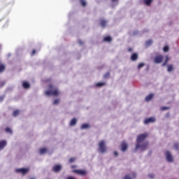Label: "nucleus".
Listing matches in <instances>:
<instances>
[{
    "instance_id": "nucleus-28",
    "label": "nucleus",
    "mask_w": 179,
    "mask_h": 179,
    "mask_svg": "<svg viewBox=\"0 0 179 179\" xmlns=\"http://www.w3.org/2000/svg\"><path fill=\"white\" fill-rule=\"evenodd\" d=\"M169 59H170L169 58V56H166V61H165V62L162 64V66H164L166 65V64H167V62H169Z\"/></svg>"
},
{
    "instance_id": "nucleus-34",
    "label": "nucleus",
    "mask_w": 179,
    "mask_h": 179,
    "mask_svg": "<svg viewBox=\"0 0 179 179\" xmlns=\"http://www.w3.org/2000/svg\"><path fill=\"white\" fill-rule=\"evenodd\" d=\"M108 76H110V73H106L103 76V78H108Z\"/></svg>"
},
{
    "instance_id": "nucleus-24",
    "label": "nucleus",
    "mask_w": 179,
    "mask_h": 179,
    "mask_svg": "<svg viewBox=\"0 0 179 179\" xmlns=\"http://www.w3.org/2000/svg\"><path fill=\"white\" fill-rule=\"evenodd\" d=\"M76 122H77V120H76V119H73L71 121V122H70V125H75V124H76Z\"/></svg>"
},
{
    "instance_id": "nucleus-8",
    "label": "nucleus",
    "mask_w": 179,
    "mask_h": 179,
    "mask_svg": "<svg viewBox=\"0 0 179 179\" xmlns=\"http://www.w3.org/2000/svg\"><path fill=\"white\" fill-rule=\"evenodd\" d=\"M162 61H163V56L162 55L157 56L155 58V64H160V62H162Z\"/></svg>"
},
{
    "instance_id": "nucleus-3",
    "label": "nucleus",
    "mask_w": 179,
    "mask_h": 179,
    "mask_svg": "<svg viewBox=\"0 0 179 179\" xmlns=\"http://www.w3.org/2000/svg\"><path fill=\"white\" fill-rule=\"evenodd\" d=\"M99 148L101 153H106V152H107V148H106V141H101L99 144Z\"/></svg>"
},
{
    "instance_id": "nucleus-16",
    "label": "nucleus",
    "mask_w": 179,
    "mask_h": 179,
    "mask_svg": "<svg viewBox=\"0 0 179 179\" xmlns=\"http://www.w3.org/2000/svg\"><path fill=\"white\" fill-rule=\"evenodd\" d=\"M153 99V94H149L145 97V101H150V100Z\"/></svg>"
},
{
    "instance_id": "nucleus-39",
    "label": "nucleus",
    "mask_w": 179,
    "mask_h": 179,
    "mask_svg": "<svg viewBox=\"0 0 179 179\" xmlns=\"http://www.w3.org/2000/svg\"><path fill=\"white\" fill-rule=\"evenodd\" d=\"M34 54H36V50H33V51H32L31 55H34Z\"/></svg>"
},
{
    "instance_id": "nucleus-23",
    "label": "nucleus",
    "mask_w": 179,
    "mask_h": 179,
    "mask_svg": "<svg viewBox=\"0 0 179 179\" xmlns=\"http://www.w3.org/2000/svg\"><path fill=\"white\" fill-rule=\"evenodd\" d=\"M19 113H20V111L17 110H15V111L13 112V115L14 117H17V115H19Z\"/></svg>"
},
{
    "instance_id": "nucleus-43",
    "label": "nucleus",
    "mask_w": 179,
    "mask_h": 179,
    "mask_svg": "<svg viewBox=\"0 0 179 179\" xmlns=\"http://www.w3.org/2000/svg\"><path fill=\"white\" fill-rule=\"evenodd\" d=\"M113 1V2H114V1H117V0H112Z\"/></svg>"
},
{
    "instance_id": "nucleus-31",
    "label": "nucleus",
    "mask_w": 179,
    "mask_h": 179,
    "mask_svg": "<svg viewBox=\"0 0 179 179\" xmlns=\"http://www.w3.org/2000/svg\"><path fill=\"white\" fill-rule=\"evenodd\" d=\"M167 51H169V46H165V47H164V52H167Z\"/></svg>"
},
{
    "instance_id": "nucleus-35",
    "label": "nucleus",
    "mask_w": 179,
    "mask_h": 179,
    "mask_svg": "<svg viewBox=\"0 0 179 179\" xmlns=\"http://www.w3.org/2000/svg\"><path fill=\"white\" fill-rule=\"evenodd\" d=\"M178 148H179V144H175V145H174V149H176V150H178Z\"/></svg>"
},
{
    "instance_id": "nucleus-21",
    "label": "nucleus",
    "mask_w": 179,
    "mask_h": 179,
    "mask_svg": "<svg viewBox=\"0 0 179 179\" xmlns=\"http://www.w3.org/2000/svg\"><path fill=\"white\" fill-rule=\"evenodd\" d=\"M104 85H106L105 83H98L96 84V86L97 87H101V86H104Z\"/></svg>"
},
{
    "instance_id": "nucleus-13",
    "label": "nucleus",
    "mask_w": 179,
    "mask_h": 179,
    "mask_svg": "<svg viewBox=\"0 0 179 179\" xmlns=\"http://www.w3.org/2000/svg\"><path fill=\"white\" fill-rule=\"evenodd\" d=\"M22 86L24 89H29V87H30V83H29L28 82H23L22 83Z\"/></svg>"
},
{
    "instance_id": "nucleus-40",
    "label": "nucleus",
    "mask_w": 179,
    "mask_h": 179,
    "mask_svg": "<svg viewBox=\"0 0 179 179\" xmlns=\"http://www.w3.org/2000/svg\"><path fill=\"white\" fill-rule=\"evenodd\" d=\"M114 155H115V156H118V152H114Z\"/></svg>"
},
{
    "instance_id": "nucleus-17",
    "label": "nucleus",
    "mask_w": 179,
    "mask_h": 179,
    "mask_svg": "<svg viewBox=\"0 0 179 179\" xmlns=\"http://www.w3.org/2000/svg\"><path fill=\"white\" fill-rule=\"evenodd\" d=\"M152 1L153 0H144V3L147 5V6H149Z\"/></svg>"
},
{
    "instance_id": "nucleus-10",
    "label": "nucleus",
    "mask_w": 179,
    "mask_h": 179,
    "mask_svg": "<svg viewBox=\"0 0 179 179\" xmlns=\"http://www.w3.org/2000/svg\"><path fill=\"white\" fill-rule=\"evenodd\" d=\"M121 146H122V149H121L122 152H126L127 150L128 149V144H127V143L125 142H122Z\"/></svg>"
},
{
    "instance_id": "nucleus-2",
    "label": "nucleus",
    "mask_w": 179,
    "mask_h": 179,
    "mask_svg": "<svg viewBox=\"0 0 179 179\" xmlns=\"http://www.w3.org/2000/svg\"><path fill=\"white\" fill-rule=\"evenodd\" d=\"M50 90H48L45 92V94L46 96H58L59 94V91H58V89L57 87L50 85Z\"/></svg>"
},
{
    "instance_id": "nucleus-33",
    "label": "nucleus",
    "mask_w": 179,
    "mask_h": 179,
    "mask_svg": "<svg viewBox=\"0 0 179 179\" xmlns=\"http://www.w3.org/2000/svg\"><path fill=\"white\" fill-rule=\"evenodd\" d=\"M59 103V99H55L53 102V104H58Z\"/></svg>"
},
{
    "instance_id": "nucleus-37",
    "label": "nucleus",
    "mask_w": 179,
    "mask_h": 179,
    "mask_svg": "<svg viewBox=\"0 0 179 179\" xmlns=\"http://www.w3.org/2000/svg\"><path fill=\"white\" fill-rule=\"evenodd\" d=\"M66 179H76V178L73 177V176H69V178H67Z\"/></svg>"
},
{
    "instance_id": "nucleus-41",
    "label": "nucleus",
    "mask_w": 179,
    "mask_h": 179,
    "mask_svg": "<svg viewBox=\"0 0 179 179\" xmlns=\"http://www.w3.org/2000/svg\"><path fill=\"white\" fill-rule=\"evenodd\" d=\"M2 100H3V97L0 98V101H2Z\"/></svg>"
},
{
    "instance_id": "nucleus-38",
    "label": "nucleus",
    "mask_w": 179,
    "mask_h": 179,
    "mask_svg": "<svg viewBox=\"0 0 179 179\" xmlns=\"http://www.w3.org/2000/svg\"><path fill=\"white\" fill-rule=\"evenodd\" d=\"M154 177H155V176H153V175H149L150 178H154Z\"/></svg>"
},
{
    "instance_id": "nucleus-4",
    "label": "nucleus",
    "mask_w": 179,
    "mask_h": 179,
    "mask_svg": "<svg viewBox=\"0 0 179 179\" xmlns=\"http://www.w3.org/2000/svg\"><path fill=\"white\" fill-rule=\"evenodd\" d=\"M73 173H76V174H78L79 176H86V171L82 169L73 170Z\"/></svg>"
},
{
    "instance_id": "nucleus-26",
    "label": "nucleus",
    "mask_w": 179,
    "mask_h": 179,
    "mask_svg": "<svg viewBox=\"0 0 179 179\" xmlns=\"http://www.w3.org/2000/svg\"><path fill=\"white\" fill-rule=\"evenodd\" d=\"M104 41H111V37L110 36H106L103 38Z\"/></svg>"
},
{
    "instance_id": "nucleus-7",
    "label": "nucleus",
    "mask_w": 179,
    "mask_h": 179,
    "mask_svg": "<svg viewBox=\"0 0 179 179\" xmlns=\"http://www.w3.org/2000/svg\"><path fill=\"white\" fill-rule=\"evenodd\" d=\"M135 177H136V173H135V172H133L130 174L127 175L124 179H133L135 178Z\"/></svg>"
},
{
    "instance_id": "nucleus-19",
    "label": "nucleus",
    "mask_w": 179,
    "mask_h": 179,
    "mask_svg": "<svg viewBox=\"0 0 179 179\" xmlns=\"http://www.w3.org/2000/svg\"><path fill=\"white\" fill-rule=\"evenodd\" d=\"M45 153H47V150L46 148H41L40 150V154L41 155H45Z\"/></svg>"
},
{
    "instance_id": "nucleus-12",
    "label": "nucleus",
    "mask_w": 179,
    "mask_h": 179,
    "mask_svg": "<svg viewBox=\"0 0 179 179\" xmlns=\"http://www.w3.org/2000/svg\"><path fill=\"white\" fill-rule=\"evenodd\" d=\"M6 146V141H2L0 142V150H2L3 148Z\"/></svg>"
},
{
    "instance_id": "nucleus-18",
    "label": "nucleus",
    "mask_w": 179,
    "mask_h": 179,
    "mask_svg": "<svg viewBox=\"0 0 179 179\" xmlns=\"http://www.w3.org/2000/svg\"><path fill=\"white\" fill-rule=\"evenodd\" d=\"M107 24V21L102 20H101V26L102 27H106V25Z\"/></svg>"
},
{
    "instance_id": "nucleus-25",
    "label": "nucleus",
    "mask_w": 179,
    "mask_h": 179,
    "mask_svg": "<svg viewBox=\"0 0 179 179\" xmlns=\"http://www.w3.org/2000/svg\"><path fill=\"white\" fill-rule=\"evenodd\" d=\"M6 132H7V134H12V129H11L10 128H9V127H7V128L6 129Z\"/></svg>"
},
{
    "instance_id": "nucleus-46",
    "label": "nucleus",
    "mask_w": 179,
    "mask_h": 179,
    "mask_svg": "<svg viewBox=\"0 0 179 179\" xmlns=\"http://www.w3.org/2000/svg\"><path fill=\"white\" fill-rule=\"evenodd\" d=\"M31 179H34V178H31Z\"/></svg>"
},
{
    "instance_id": "nucleus-5",
    "label": "nucleus",
    "mask_w": 179,
    "mask_h": 179,
    "mask_svg": "<svg viewBox=\"0 0 179 179\" xmlns=\"http://www.w3.org/2000/svg\"><path fill=\"white\" fill-rule=\"evenodd\" d=\"M166 157L167 162H169V163H171V162H173V155H171V153L170 152H166Z\"/></svg>"
},
{
    "instance_id": "nucleus-44",
    "label": "nucleus",
    "mask_w": 179,
    "mask_h": 179,
    "mask_svg": "<svg viewBox=\"0 0 179 179\" xmlns=\"http://www.w3.org/2000/svg\"><path fill=\"white\" fill-rule=\"evenodd\" d=\"M80 44H82V41H80Z\"/></svg>"
},
{
    "instance_id": "nucleus-36",
    "label": "nucleus",
    "mask_w": 179,
    "mask_h": 179,
    "mask_svg": "<svg viewBox=\"0 0 179 179\" xmlns=\"http://www.w3.org/2000/svg\"><path fill=\"white\" fill-rule=\"evenodd\" d=\"M75 162V158L72 157L69 159V163H73Z\"/></svg>"
},
{
    "instance_id": "nucleus-1",
    "label": "nucleus",
    "mask_w": 179,
    "mask_h": 179,
    "mask_svg": "<svg viewBox=\"0 0 179 179\" xmlns=\"http://www.w3.org/2000/svg\"><path fill=\"white\" fill-rule=\"evenodd\" d=\"M146 138H148V134H142L138 136L135 152H136V150L145 152V150L148 149V145H149V143H148V142L143 141H145V139H146Z\"/></svg>"
},
{
    "instance_id": "nucleus-32",
    "label": "nucleus",
    "mask_w": 179,
    "mask_h": 179,
    "mask_svg": "<svg viewBox=\"0 0 179 179\" xmlns=\"http://www.w3.org/2000/svg\"><path fill=\"white\" fill-rule=\"evenodd\" d=\"M161 110H162V111H166V110H169V107H166V106L162 107Z\"/></svg>"
},
{
    "instance_id": "nucleus-15",
    "label": "nucleus",
    "mask_w": 179,
    "mask_h": 179,
    "mask_svg": "<svg viewBox=\"0 0 179 179\" xmlns=\"http://www.w3.org/2000/svg\"><path fill=\"white\" fill-rule=\"evenodd\" d=\"M87 128H90V125L89 124H83L81 125V129H87Z\"/></svg>"
},
{
    "instance_id": "nucleus-6",
    "label": "nucleus",
    "mask_w": 179,
    "mask_h": 179,
    "mask_svg": "<svg viewBox=\"0 0 179 179\" xmlns=\"http://www.w3.org/2000/svg\"><path fill=\"white\" fill-rule=\"evenodd\" d=\"M16 172L17 173H20L21 174L24 175L27 173H29V169H24V168L18 169H16Z\"/></svg>"
},
{
    "instance_id": "nucleus-27",
    "label": "nucleus",
    "mask_w": 179,
    "mask_h": 179,
    "mask_svg": "<svg viewBox=\"0 0 179 179\" xmlns=\"http://www.w3.org/2000/svg\"><path fill=\"white\" fill-rule=\"evenodd\" d=\"M145 66V63H140L138 66V69H141V68H143Z\"/></svg>"
},
{
    "instance_id": "nucleus-29",
    "label": "nucleus",
    "mask_w": 179,
    "mask_h": 179,
    "mask_svg": "<svg viewBox=\"0 0 179 179\" xmlns=\"http://www.w3.org/2000/svg\"><path fill=\"white\" fill-rule=\"evenodd\" d=\"M173 66L172 65H169L168 66V72H171V71H173Z\"/></svg>"
},
{
    "instance_id": "nucleus-42",
    "label": "nucleus",
    "mask_w": 179,
    "mask_h": 179,
    "mask_svg": "<svg viewBox=\"0 0 179 179\" xmlns=\"http://www.w3.org/2000/svg\"><path fill=\"white\" fill-rule=\"evenodd\" d=\"M129 51H132V49H129Z\"/></svg>"
},
{
    "instance_id": "nucleus-45",
    "label": "nucleus",
    "mask_w": 179,
    "mask_h": 179,
    "mask_svg": "<svg viewBox=\"0 0 179 179\" xmlns=\"http://www.w3.org/2000/svg\"><path fill=\"white\" fill-rule=\"evenodd\" d=\"M45 82H48V80H46V81Z\"/></svg>"
},
{
    "instance_id": "nucleus-22",
    "label": "nucleus",
    "mask_w": 179,
    "mask_h": 179,
    "mask_svg": "<svg viewBox=\"0 0 179 179\" xmlns=\"http://www.w3.org/2000/svg\"><path fill=\"white\" fill-rule=\"evenodd\" d=\"M5 71V65L0 64V72H3Z\"/></svg>"
},
{
    "instance_id": "nucleus-20",
    "label": "nucleus",
    "mask_w": 179,
    "mask_h": 179,
    "mask_svg": "<svg viewBox=\"0 0 179 179\" xmlns=\"http://www.w3.org/2000/svg\"><path fill=\"white\" fill-rule=\"evenodd\" d=\"M152 43H153V41L152 40H148V41H146L145 45L147 47H149V45H151Z\"/></svg>"
},
{
    "instance_id": "nucleus-30",
    "label": "nucleus",
    "mask_w": 179,
    "mask_h": 179,
    "mask_svg": "<svg viewBox=\"0 0 179 179\" xmlns=\"http://www.w3.org/2000/svg\"><path fill=\"white\" fill-rule=\"evenodd\" d=\"M82 6H85L86 5V1L85 0H80Z\"/></svg>"
},
{
    "instance_id": "nucleus-9",
    "label": "nucleus",
    "mask_w": 179,
    "mask_h": 179,
    "mask_svg": "<svg viewBox=\"0 0 179 179\" xmlns=\"http://www.w3.org/2000/svg\"><path fill=\"white\" fill-rule=\"evenodd\" d=\"M155 121H156L155 117H149L144 121V124H150V122H155Z\"/></svg>"
},
{
    "instance_id": "nucleus-11",
    "label": "nucleus",
    "mask_w": 179,
    "mask_h": 179,
    "mask_svg": "<svg viewBox=\"0 0 179 179\" xmlns=\"http://www.w3.org/2000/svg\"><path fill=\"white\" fill-rule=\"evenodd\" d=\"M61 169H62V166L61 165H55L53 167V171H55V173H57V171H60Z\"/></svg>"
},
{
    "instance_id": "nucleus-14",
    "label": "nucleus",
    "mask_w": 179,
    "mask_h": 179,
    "mask_svg": "<svg viewBox=\"0 0 179 179\" xmlns=\"http://www.w3.org/2000/svg\"><path fill=\"white\" fill-rule=\"evenodd\" d=\"M131 61H136L138 59V54L134 53L131 57Z\"/></svg>"
}]
</instances>
